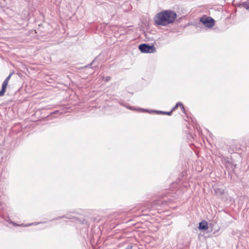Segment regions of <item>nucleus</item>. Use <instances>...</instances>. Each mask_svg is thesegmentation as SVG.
<instances>
[{
	"mask_svg": "<svg viewBox=\"0 0 249 249\" xmlns=\"http://www.w3.org/2000/svg\"><path fill=\"white\" fill-rule=\"evenodd\" d=\"M177 17H154V21L157 26H167L173 23Z\"/></svg>",
	"mask_w": 249,
	"mask_h": 249,
	"instance_id": "f257e3e1",
	"label": "nucleus"
},
{
	"mask_svg": "<svg viewBox=\"0 0 249 249\" xmlns=\"http://www.w3.org/2000/svg\"><path fill=\"white\" fill-rule=\"evenodd\" d=\"M200 22L206 28H210L214 25V20L211 17H201Z\"/></svg>",
	"mask_w": 249,
	"mask_h": 249,
	"instance_id": "f03ea898",
	"label": "nucleus"
},
{
	"mask_svg": "<svg viewBox=\"0 0 249 249\" xmlns=\"http://www.w3.org/2000/svg\"><path fill=\"white\" fill-rule=\"evenodd\" d=\"M139 49L143 53H154L156 51L154 45L150 46L144 43L140 45Z\"/></svg>",
	"mask_w": 249,
	"mask_h": 249,
	"instance_id": "7ed1b4c3",
	"label": "nucleus"
},
{
	"mask_svg": "<svg viewBox=\"0 0 249 249\" xmlns=\"http://www.w3.org/2000/svg\"><path fill=\"white\" fill-rule=\"evenodd\" d=\"M12 74H13V73H11L8 75V76L5 79V80L3 81V82L2 83L1 89L0 90V93H3V94H4V93L5 92L6 89L8 85V82H9V80L10 79L11 77Z\"/></svg>",
	"mask_w": 249,
	"mask_h": 249,
	"instance_id": "20e7f679",
	"label": "nucleus"
},
{
	"mask_svg": "<svg viewBox=\"0 0 249 249\" xmlns=\"http://www.w3.org/2000/svg\"><path fill=\"white\" fill-rule=\"evenodd\" d=\"M156 16H177L176 13L172 10H164L158 13Z\"/></svg>",
	"mask_w": 249,
	"mask_h": 249,
	"instance_id": "39448f33",
	"label": "nucleus"
},
{
	"mask_svg": "<svg viewBox=\"0 0 249 249\" xmlns=\"http://www.w3.org/2000/svg\"><path fill=\"white\" fill-rule=\"evenodd\" d=\"M208 228L207 222L205 221L201 222L199 224V230H206Z\"/></svg>",
	"mask_w": 249,
	"mask_h": 249,
	"instance_id": "423d86ee",
	"label": "nucleus"
},
{
	"mask_svg": "<svg viewBox=\"0 0 249 249\" xmlns=\"http://www.w3.org/2000/svg\"><path fill=\"white\" fill-rule=\"evenodd\" d=\"M214 192L217 195H221L224 194V190L222 188H216L214 189Z\"/></svg>",
	"mask_w": 249,
	"mask_h": 249,
	"instance_id": "0eeeda50",
	"label": "nucleus"
},
{
	"mask_svg": "<svg viewBox=\"0 0 249 249\" xmlns=\"http://www.w3.org/2000/svg\"><path fill=\"white\" fill-rule=\"evenodd\" d=\"M180 106V107H181V109H182V110L183 112H185V109H184V107L183 106V105L180 102H178L177 103L176 105L172 108V112L175 110L176 108H177V107Z\"/></svg>",
	"mask_w": 249,
	"mask_h": 249,
	"instance_id": "6e6552de",
	"label": "nucleus"
},
{
	"mask_svg": "<svg viewBox=\"0 0 249 249\" xmlns=\"http://www.w3.org/2000/svg\"><path fill=\"white\" fill-rule=\"evenodd\" d=\"M242 6L247 10H249V1L243 3Z\"/></svg>",
	"mask_w": 249,
	"mask_h": 249,
	"instance_id": "1a4fd4ad",
	"label": "nucleus"
},
{
	"mask_svg": "<svg viewBox=\"0 0 249 249\" xmlns=\"http://www.w3.org/2000/svg\"><path fill=\"white\" fill-rule=\"evenodd\" d=\"M157 112L158 114L170 115L171 113H172V111H171L170 112H165V111H157Z\"/></svg>",
	"mask_w": 249,
	"mask_h": 249,
	"instance_id": "9d476101",
	"label": "nucleus"
},
{
	"mask_svg": "<svg viewBox=\"0 0 249 249\" xmlns=\"http://www.w3.org/2000/svg\"><path fill=\"white\" fill-rule=\"evenodd\" d=\"M104 79L106 82H108L111 79V77L107 76L104 78Z\"/></svg>",
	"mask_w": 249,
	"mask_h": 249,
	"instance_id": "9b49d317",
	"label": "nucleus"
},
{
	"mask_svg": "<svg viewBox=\"0 0 249 249\" xmlns=\"http://www.w3.org/2000/svg\"><path fill=\"white\" fill-rule=\"evenodd\" d=\"M132 246L131 245L128 246L125 249H132Z\"/></svg>",
	"mask_w": 249,
	"mask_h": 249,
	"instance_id": "f8f14e48",
	"label": "nucleus"
}]
</instances>
